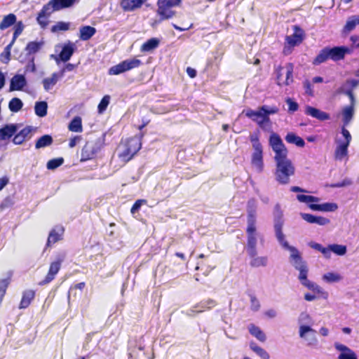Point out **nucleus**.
I'll return each mask as SVG.
<instances>
[{
	"label": "nucleus",
	"instance_id": "bb28decb",
	"mask_svg": "<svg viewBox=\"0 0 359 359\" xmlns=\"http://www.w3.org/2000/svg\"><path fill=\"white\" fill-rule=\"evenodd\" d=\"M294 28L295 32L293 34L286 37L287 43L292 46L299 44L303 40L302 30L297 26H295Z\"/></svg>",
	"mask_w": 359,
	"mask_h": 359
},
{
	"label": "nucleus",
	"instance_id": "b1692460",
	"mask_svg": "<svg viewBox=\"0 0 359 359\" xmlns=\"http://www.w3.org/2000/svg\"><path fill=\"white\" fill-rule=\"evenodd\" d=\"M62 78V72H54L50 77L45 78L42 80V84L46 91L48 92L57 81Z\"/></svg>",
	"mask_w": 359,
	"mask_h": 359
},
{
	"label": "nucleus",
	"instance_id": "f704fd0d",
	"mask_svg": "<svg viewBox=\"0 0 359 359\" xmlns=\"http://www.w3.org/2000/svg\"><path fill=\"white\" fill-rule=\"evenodd\" d=\"M251 258L250 265L252 267H260V266H266L268 264V257L266 256H260L257 257L250 256Z\"/></svg>",
	"mask_w": 359,
	"mask_h": 359
},
{
	"label": "nucleus",
	"instance_id": "f03ea898",
	"mask_svg": "<svg viewBox=\"0 0 359 359\" xmlns=\"http://www.w3.org/2000/svg\"><path fill=\"white\" fill-rule=\"evenodd\" d=\"M269 144L275 154L276 180L280 184H287L290 182V177L294 175L295 172L292 162L287 158V149L280 135L274 132H272L269 136Z\"/></svg>",
	"mask_w": 359,
	"mask_h": 359
},
{
	"label": "nucleus",
	"instance_id": "49530a36",
	"mask_svg": "<svg viewBox=\"0 0 359 359\" xmlns=\"http://www.w3.org/2000/svg\"><path fill=\"white\" fill-rule=\"evenodd\" d=\"M323 279L327 283H332L341 280L342 276L338 273L328 272L323 276Z\"/></svg>",
	"mask_w": 359,
	"mask_h": 359
},
{
	"label": "nucleus",
	"instance_id": "37998d69",
	"mask_svg": "<svg viewBox=\"0 0 359 359\" xmlns=\"http://www.w3.org/2000/svg\"><path fill=\"white\" fill-rule=\"evenodd\" d=\"M159 44L158 39L156 38H152L147 40L145 43H144L141 47V50L144 52H149L156 48Z\"/></svg>",
	"mask_w": 359,
	"mask_h": 359
},
{
	"label": "nucleus",
	"instance_id": "774afa93",
	"mask_svg": "<svg viewBox=\"0 0 359 359\" xmlns=\"http://www.w3.org/2000/svg\"><path fill=\"white\" fill-rule=\"evenodd\" d=\"M359 84V80L356 79H348L346 80V85H349L351 90H353Z\"/></svg>",
	"mask_w": 359,
	"mask_h": 359
},
{
	"label": "nucleus",
	"instance_id": "338daca9",
	"mask_svg": "<svg viewBox=\"0 0 359 359\" xmlns=\"http://www.w3.org/2000/svg\"><path fill=\"white\" fill-rule=\"evenodd\" d=\"M144 201H143V200H137V201H136L135 202V203L133 204V205L132 206V208H131V210H130L131 213L134 214V213L137 212L140 210V207L142 205V203Z\"/></svg>",
	"mask_w": 359,
	"mask_h": 359
},
{
	"label": "nucleus",
	"instance_id": "e2e57ef3",
	"mask_svg": "<svg viewBox=\"0 0 359 359\" xmlns=\"http://www.w3.org/2000/svg\"><path fill=\"white\" fill-rule=\"evenodd\" d=\"M250 140L252 142L253 149L262 148V144L260 143L259 137L257 134L250 135Z\"/></svg>",
	"mask_w": 359,
	"mask_h": 359
},
{
	"label": "nucleus",
	"instance_id": "2f4dec72",
	"mask_svg": "<svg viewBox=\"0 0 359 359\" xmlns=\"http://www.w3.org/2000/svg\"><path fill=\"white\" fill-rule=\"evenodd\" d=\"M35 296V292L32 290H28L23 292L22 297L20 304V309H26L31 304V302Z\"/></svg>",
	"mask_w": 359,
	"mask_h": 359
},
{
	"label": "nucleus",
	"instance_id": "ddd939ff",
	"mask_svg": "<svg viewBox=\"0 0 359 359\" xmlns=\"http://www.w3.org/2000/svg\"><path fill=\"white\" fill-rule=\"evenodd\" d=\"M334 346V348L339 352L337 359H358L355 351L347 346L336 342Z\"/></svg>",
	"mask_w": 359,
	"mask_h": 359
},
{
	"label": "nucleus",
	"instance_id": "6ab92c4d",
	"mask_svg": "<svg viewBox=\"0 0 359 359\" xmlns=\"http://www.w3.org/2000/svg\"><path fill=\"white\" fill-rule=\"evenodd\" d=\"M27 86V80L22 74H15L10 81V91L22 90Z\"/></svg>",
	"mask_w": 359,
	"mask_h": 359
},
{
	"label": "nucleus",
	"instance_id": "3c124183",
	"mask_svg": "<svg viewBox=\"0 0 359 359\" xmlns=\"http://www.w3.org/2000/svg\"><path fill=\"white\" fill-rule=\"evenodd\" d=\"M14 26V32L13 36V39L11 41L12 43H14L16 39L22 34L25 25L22 21L16 22Z\"/></svg>",
	"mask_w": 359,
	"mask_h": 359
},
{
	"label": "nucleus",
	"instance_id": "e433bc0d",
	"mask_svg": "<svg viewBox=\"0 0 359 359\" xmlns=\"http://www.w3.org/2000/svg\"><path fill=\"white\" fill-rule=\"evenodd\" d=\"M328 59H330L328 47H325L319 52V53L313 60V64L315 65H318L325 62Z\"/></svg>",
	"mask_w": 359,
	"mask_h": 359
},
{
	"label": "nucleus",
	"instance_id": "c756f323",
	"mask_svg": "<svg viewBox=\"0 0 359 359\" xmlns=\"http://www.w3.org/2000/svg\"><path fill=\"white\" fill-rule=\"evenodd\" d=\"M96 33V29L90 25L82 26L79 29V39L81 41H88Z\"/></svg>",
	"mask_w": 359,
	"mask_h": 359
},
{
	"label": "nucleus",
	"instance_id": "7ed1b4c3",
	"mask_svg": "<svg viewBox=\"0 0 359 359\" xmlns=\"http://www.w3.org/2000/svg\"><path fill=\"white\" fill-rule=\"evenodd\" d=\"M297 199L300 203H306L313 211L334 212L338 208V205L335 203H315L319 202L320 199L313 196L297 194Z\"/></svg>",
	"mask_w": 359,
	"mask_h": 359
},
{
	"label": "nucleus",
	"instance_id": "0eeeda50",
	"mask_svg": "<svg viewBox=\"0 0 359 359\" xmlns=\"http://www.w3.org/2000/svg\"><path fill=\"white\" fill-rule=\"evenodd\" d=\"M142 64V61L137 58H130L125 60L118 65L109 68L108 74L109 75H118L126 72L139 67Z\"/></svg>",
	"mask_w": 359,
	"mask_h": 359
},
{
	"label": "nucleus",
	"instance_id": "cd10ccee",
	"mask_svg": "<svg viewBox=\"0 0 359 359\" xmlns=\"http://www.w3.org/2000/svg\"><path fill=\"white\" fill-rule=\"evenodd\" d=\"M327 250H328V255L326 256V258L329 259L331 257L332 252L338 256L344 255L347 252V248L344 245L330 244L327 247Z\"/></svg>",
	"mask_w": 359,
	"mask_h": 359
},
{
	"label": "nucleus",
	"instance_id": "69168bd1",
	"mask_svg": "<svg viewBox=\"0 0 359 359\" xmlns=\"http://www.w3.org/2000/svg\"><path fill=\"white\" fill-rule=\"evenodd\" d=\"M262 107L265 108L264 113L267 117H269L271 114H275L278 112V108L277 107H269L267 105H263Z\"/></svg>",
	"mask_w": 359,
	"mask_h": 359
},
{
	"label": "nucleus",
	"instance_id": "aec40b11",
	"mask_svg": "<svg viewBox=\"0 0 359 359\" xmlns=\"http://www.w3.org/2000/svg\"><path fill=\"white\" fill-rule=\"evenodd\" d=\"M257 208L256 201L250 199L247 204V224L257 223Z\"/></svg>",
	"mask_w": 359,
	"mask_h": 359
},
{
	"label": "nucleus",
	"instance_id": "de8ad7c7",
	"mask_svg": "<svg viewBox=\"0 0 359 359\" xmlns=\"http://www.w3.org/2000/svg\"><path fill=\"white\" fill-rule=\"evenodd\" d=\"M23 106V103L20 98H12L8 103V108L12 112L19 111Z\"/></svg>",
	"mask_w": 359,
	"mask_h": 359
},
{
	"label": "nucleus",
	"instance_id": "39448f33",
	"mask_svg": "<svg viewBox=\"0 0 359 359\" xmlns=\"http://www.w3.org/2000/svg\"><path fill=\"white\" fill-rule=\"evenodd\" d=\"M181 0H158L157 13L160 16V20L172 18L175 15V11L172 8L179 6Z\"/></svg>",
	"mask_w": 359,
	"mask_h": 359
},
{
	"label": "nucleus",
	"instance_id": "79ce46f5",
	"mask_svg": "<svg viewBox=\"0 0 359 359\" xmlns=\"http://www.w3.org/2000/svg\"><path fill=\"white\" fill-rule=\"evenodd\" d=\"M53 138L50 135H44L39 137L35 144L36 149H41L50 146L53 143Z\"/></svg>",
	"mask_w": 359,
	"mask_h": 359
},
{
	"label": "nucleus",
	"instance_id": "f3484780",
	"mask_svg": "<svg viewBox=\"0 0 359 359\" xmlns=\"http://www.w3.org/2000/svg\"><path fill=\"white\" fill-rule=\"evenodd\" d=\"M305 114L321 121L330 119V115L328 113L309 105L306 106Z\"/></svg>",
	"mask_w": 359,
	"mask_h": 359
},
{
	"label": "nucleus",
	"instance_id": "5fc2aeb1",
	"mask_svg": "<svg viewBox=\"0 0 359 359\" xmlns=\"http://www.w3.org/2000/svg\"><path fill=\"white\" fill-rule=\"evenodd\" d=\"M10 283V278H4L0 280V303L6 294V289Z\"/></svg>",
	"mask_w": 359,
	"mask_h": 359
},
{
	"label": "nucleus",
	"instance_id": "ea45409f",
	"mask_svg": "<svg viewBox=\"0 0 359 359\" xmlns=\"http://www.w3.org/2000/svg\"><path fill=\"white\" fill-rule=\"evenodd\" d=\"M48 104L45 101L36 102L34 106L35 114L39 117H44L47 114Z\"/></svg>",
	"mask_w": 359,
	"mask_h": 359
},
{
	"label": "nucleus",
	"instance_id": "c85d7f7f",
	"mask_svg": "<svg viewBox=\"0 0 359 359\" xmlns=\"http://www.w3.org/2000/svg\"><path fill=\"white\" fill-rule=\"evenodd\" d=\"M354 116V107L345 106L341 110L343 126L346 128L352 121Z\"/></svg>",
	"mask_w": 359,
	"mask_h": 359
},
{
	"label": "nucleus",
	"instance_id": "423d86ee",
	"mask_svg": "<svg viewBox=\"0 0 359 359\" xmlns=\"http://www.w3.org/2000/svg\"><path fill=\"white\" fill-rule=\"evenodd\" d=\"M257 223L247 224V245L246 250L249 256L257 255V243L259 238V233L257 231Z\"/></svg>",
	"mask_w": 359,
	"mask_h": 359
},
{
	"label": "nucleus",
	"instance_id": "4468645a",
	"mask_svg": "<svg viewBox=\"0 0 359 359\" xmlns=\"http://www.w3.org/2000/svg\"><path fill=\"white\" fill-rule=\"evenodd\" d=\"M65 229L62 226H56L49 232L46 248L52 246L55 243L61 241L64 234Z\"/></svg>",
	"mask_w": 359,
	"mask_h": 359
},
{
	"label": "nucleus",
	"instance_id": "09e8293b",
	"mask_svg": "<svg viewBox=\"0 0 359 359\" xmlns=\"http://www.w3.org/2000/svg\"><path fill=\"white\" fill-rule=\"evenodd\" d=\"M348 148L346 144L337 146L334 151V156L337 160H342L348 154Z\"/></svg>",
	"mask_w": 359,
	"mask_h": 359
},
{
	"label": "nucleus",
	"instance_id": "680f3d73",
	"mask_svg": "<svg viewBox=\"0 0 359 359\" xmlns=\"http://www.w3.org/2000/svg\"><path fill=\"white\" fill-rule=\"evenodd\" d=\"M250 309L253 311H257L260 309L259 300L255 295H250Z\"/></svg>",
	"mask_w": 359,
	"mask_h": 359
},
{
	"label": "nucleus",
	"instance_id": "bf43d9fd",
	"mask_svg": "<svg viewBox=\"0 0 359 359\" xmlns=\"http://www.w3.org/2000/svg\"><path fill=\"white\" fill-rule=\"evenodd\" d=\"M28 62L25 66V72H36V66L34 63L35 57L34 56H32L30 57H27Z\"/></svg>",
	"mask_w": 359,
	"mask_h": 359
},
{
	"label": "nucleus",
	"instance_id": "13d9d810",
	"mask_svg": "<svg viewBox=\"0 0 359 359\" xmlns=\"http://www.w3.org/2000/svg\"><path fill=\"white\" fill-rule=\"evenodd\" d=\"M309 246L311 248L320 252L325 258H326V256H327V255H328V250H327V247H323L320 243H315V242H311L309 243Z\"/></svg>",
	"mask_w": 359,
	"mask_h": 359
},
{
	"label": "nucleus",
	"instance_id": "412c9836",
	"mask_svg": "<svg viewBox=\"0 0 359 359\" xmlns=\"http://www.w3.org/2000/svg\"><path fill=\"white\" fill-rule=\"evenodd\" d=\"M300 215L304 220L309 224H316L320 226H325L328 224L330 222V219L326 217L316 216L309 213H301Z\"/></svg>",
	"mask_w": 359,
	"mask_h": 359
},
{
	"label": "nucleus",
	"instance_id": "4c0bfd02",
	"mask_svg": "<svg viewBox=\"0 0 359 359\" xmlns=\"http://www.w3.org/2000/svg\"><path fill=\"white\" fill-rule=\"evenodd\" d=\"M16 22V16L13 13H10L4 17L0 22V29L4 30Z\"/></svg>",
	"mask_w": 359,
	"mask_h": 359
},
{
	"label": "nucleus",
	"instance_id": "a18cd8bd",
	"mask_svg": "<svg viewBox=\"0 0 359 359\" xmlns=\"http://www.w3.org/2000/svg\"><path fill=\"white\" fill-rule=\"evenodd\" d=\"M250 348L262 359H269V354L262 347L255 342H250Z\"/></svg>",
	"mask_w": 359,
	"mask_h": 359
},
{
	"label": "nucleus",
	"instance_id": "a211bd4d",
	"mask_svg": "<svg viewBox=\"0 0 359 359\" xmlns=\"http://www.w3.org/2000/svg\"><path fill=\"white\" fill-rule=\"evenodd\" d=\"M79 0H50L48 4L55 12L72 7Z\"/></svg>",
	"mask_w": 359,
	"mask_h": 359
},
{
	"label": "nucleus",
	"instance_id": "5701e85b",
	"mask_svg": "<svg viewBox=\"0 0 359 359\" xmlns=\"http://www.w3.org/2000/svg\"><path fill=\"white\" fill-rule=\"evenodd\" d=\"M97 152V147L92 143H86L81 151V161L93 158Z\"/></svg>",
	"mask_w": 359,
	"mask_h": 359
},
{
	"label": "nucleus",
	"instance_id": "8fccbe9b",
	"mask_svg": "<svg viewBox=\"0 0 359 359\" xmlns=\"http://www.w3.org/2000/svg\"><path fill=\"white\" fill-rule=\"evenodd\" d=\"M13 45V43L11 42L5 47L4 51L0 55L1 61L4 64H7L11 59V49Z\"/></svg>",
	"mask_w": 359,
	"mask_h": 359
},
{
	"label": "nucleus",
	"instance_id": "393cba45",
	"mask_svg": "<svg viewBox=\"0 0 359 359\" xmlns=\"http://www.w3.org/2000/svg\"><path fill=\"white\" fill-rule=\"evenodd\" d=\"M144 0H121L120 5L124 11H133L140 8Z\"/></svg>",
	"mask_w": 359,
	"mask_h": 359
},
{
	"label": "nucleus",
	"instance_id": "a878e982",
	"mask_svg": "<svg viewBox=\"0 0 359 359\" xmlns=\"http://www.w3.org/2000/svg\"><path fill=\"white\" fill-rule=\"evenodd\" d=\"M43 46L44 41L43 40L29 42L25 47L27 57L34 56V55L38 53Z\"/></svg>",
	"mask_w": 359,
	"mask_h": 359
},
{
	"label": "nucleus",
	"instance_id": "f257e3e1",
	"mask_svg": "<svg viewBox=\"0 0 359 359\" xmlns=\"http://www.w3.org/2000/svg\"><path fill=\"white\" fill-rule=\"evenodd\" d=\"M283 222L280 217L274 220V231L276 238L285 250L290 252V262L294 269L299 271L298 278L302 285L313 291L319 292L320 287L307 278L309 269L305 261L303 260L299 251L293 246L289 245L283 232Z\"/></svg>",
	"mask_w": 359,
	"mask_h": 359
},
{
	"label": "nucleus",
	"instance_id": "4d7b16f0",
	"mask_svg": "<svg viewBox=\"0 0 359 359\" xmlns=\"http://www.w3.org/2000/svg\"><path fill=\"white\" fill-rule=\"evenodd\" d=\"M358 25L352 18V16L349 17L346 22V25L344 27L343 31L345 33H348L351 32L355 29V27Z\"/></svg>",
	"mask_w": 359,
	"mask_h": 359
},
{
	"label": "nucleus",
	"instance_id": "6e6d98bb",
	"mask_svg": "<svg viewBox=\"0 0 359 359\" xmlns=\"http://www.w3.org/2000/svg\"><path fill=\"white\" fill-rule=\"evenodd\" d=\"M109 100L110 97L109 95H104L102 97L97 107L98 112L100 114L103 113L106 110L107 106L109 104Z\"/></svg>",
	"mask_w": 359,
	"mask_h": 359
},
{
	"label": "nucleus",
	"instance_id": "603ef678",
	"mask_svg": "<svg viewBox=\"0 0 359 359\" xmlns=\"http://www.w3.org/2000/svg\"><path fill=\"white\" fill-rule=\"evenodd\" d=\"M136 153H133L132 150L126 146L125 149L119 154V158L124 162L129 161L135 154Z\"/></svg>",
	"mask_w": 359,
	"mask_h": 359
},
{
	"label": "nucleus",
	"instance_id": "2eb2a0df",
	"mask_svg": "<svg viewBox=\"0 0 359 359\" xmlns=\"http://www.w3.org/2000/svg\"><path fill=\"white\" fill-rule=\"evenodd\" d=\"M330 60L333 61H339L343 60L345 55L350 53V49L346 46H334L333 48L328 47Z\"/></svg>",
	"mask_w": 359,
	"mask_h": 359
},
{
	"label": "nucleus",
	"instance_id": "473e14b6",
	"mask_svg": "<svg viewBox=\"0 0 359 359\" xmlns=\"http://www.w3.org/2000/svg\"><path fill=\"white\" fill-rule=\"evenodd\" d=\"M285 140L287 142L295 144L299 147H303L305 145V142L303 138L297 136L294 133H288L285 136Z\"/></svg>",
	"mask_w": 359,
	"mask_h": 359
},
{
	"label": "nucleus",
	"instance_id": "a19ab883",
	"mask_svg": "<svg viewBox=\"0 0 359 359\" xmlns=\"http://www.w3.org/2000/svg\"><path fill=\"white\" fill-rule=\"evenodd\" d=\"M68 128L72 132H82V121L80 116H75L69 123Z\"/></svg>",
	"mask_w": 359,
	"mask_h": 359
},
{
	"label": "nucleus",
	"instance_id": "864d4df0",
	"mask_svg": "<svg viewBox=\"0 0 359 359\" xmlns=\"http://www.w3.org/2000/svg\"><path fill=\"white\" fill-rule=\"evenodd\" d=\"M64 163L62 158H53L48 161L46 167L48 170H55Z\"/></svg>",
	"mask_w": 359,
	"mask_h": 359
},
{
	"label": "nucleus",
	"instance_id": "20e7f679",
	"mask_svg": "<svg viewBox=\"0 0 359 359\" xmlns=\"http://www.w3.org/2000/svg\"><path fill=\"white\" fill-rule=\"evenodd\" d=\"M294 65L288 62L276 68V81L279 86H289L293 82Z\"/></svg>",
	"mask_w": 359,
	"mask_h": 359
},
{
	"label": "nucleus",
	"instance_id": "58836bf2",
	"mask_svg": "<svg viewBox=\"0 0 359 359\" xmlns=\"http://www.w3.org/2000/svg\"><path fill=\"white\" fill-rule=\"evenodd\" d=\"M217 305L216 301L212 299L201 301L195 305V308H198V312L202 313L205 309H210Z\"/></svg>",
	"mask_w": 359,
	"mask_h": 359
},
{
	"label": "nucleus",
	"instance_id": "0e129e2a",
	"mask_svg": "<svg viewBox=\"0 0 359 359\" xmlns=\"http://www.w3.org/2000/svg\"><path fill=\"white\" fill-rule=\"evenodd\" d=\"M310 320H311L310 316L308 313L303 312L299 315V317L298 319V323H299V325H304V323H309Z\"/></svg>",
	"mask_w": 359,
	"mask_h": 359
},
{
	"label": "nucleus",
	"instance_id": "1a4fd4ad",
	"mask_svg": "<svg viewBox=\"0 0 359 359\" xmlns=\"http://www.w3.org/2000/svg\"><path fill=\"white\" fill-rule=\"evenodd\" d=\"M265 108L260 107L257 110L247 109L243 111V114L250 118L252 121L257 123V124L262 129H265V124L270 123V118L266 116L264 113Z\"/></svg>",
	"mask_w": 359,
	"mask_h": 359
},
{
	"label": "nucleus",
	"instance_id": "72a5a7b5",
	"mask_svg": "<svg viewBox=\"0 0 359 359\" xmlns=\"http://www.w3.org/2000/svg\"><path fill=\"white\" fill-rule=\"evenodd\" d=\"M249 332L256 337L259 341L264 342L266 341V337L264 332L257 326L254 324H250L248 327Z\"/></svg>",
	"mask_w": 359,
	"mask_h": 359
},
{
	"label": "nucleus",
	"instance_id": "dca6fc26",
	"mask_svg": "<svg viewBox=\"0 0 359 359\" xmlns=\"http://www.w3.org/2000/svg\"><path fill=\"white\" fill-rule=\"evenodd\" d=\"M253 150L251 160L252 165L258 172H261L264 169L263 149L259 148Z\"/></svg>",
	"mask_w": 359,
	"mask_h": 359
},
{
	"label": "nucleus",
	"instance_id": "9b49d317",
	"mask_svg": "<svg viewBox=\"0 0 359 359\" xmlns=\"http://www.w3.org/2000/svg\"><path fill=\"white\" fill-rule=\"evenodd\" d=\"M64 255H58L56 258V260L50 263L48 272L45 279L41 282V284L49 283L55 278L56 274L58 273L61 268V265L64 261Z\"/></svg>",
	"mask_w": 359,
	"mask_h": 359
},
{
	"label": "nucleus",
	"instance_id": "4be33fe9",
	"mask_svg": "<svg viewBox=\"0 0 359 359\" xmlns=\"http://www.w3.org/2000/svg\"><path fill=\"white\" fill-rule=\"evenodd\" d=\"M34 128L32 126H26L23 129H22L20 132L16 133L14 135L13 138V142L19 145L22 144V142L28 137H31V133L33 131Z\"/></svg>",
	"mask_w": 359,
	"mask_h": 359
},
{
	"label": "nucleus",
	"instance_id": "f8f14e48",
	"mask_svg": "<svg viewBox=\"0 0 359 359\" xmlns=\"http://www.w3.org/2000/svg\"><path fill=\"white\" fill-rule=\"evenodd\" d=\"M54 12L48 3L43 6L36 17V22L41 29H44L47 27L49 24V18Z\"/></svg>",
	"mask_w": 359,
	"mask_h": 359
},
{
	"label": "nucleus",
	"instance_id": "9d476101",
	"mask_svg": "<svg viewBox=\"0 0 359 359\" xmlns=\"http://www.w3.org/2000/svg\"><path fill=\"white\" fill-rule=\"evenodd\" d=\"M62 48L60 53L57 55H51L57 63L59 60L63 62L69 61L76 48V45L70 41H68L64 44H57L55 48Z\"/></svg>",
	"mask_w": 359,
	"mask_h": 359
},
{
	"label": "nucleus",
	"instance_id": "052dcab7",
	"mask_svg": "<svg viewBox=\"0 0 359 359\" xmlns=\"http://www.w3.org/2000/svg\"><path fill=\"white\" fill-rule=\"evenodd\" d=\"M285 102L288 105V111L290 112L293 113L298 110L299 105L297 102H294L290 97L287 98Z\"/></svg>",
	"mask_w": 359,
	"mask_h": 359
},
{
	"label": "nucleus",
	"instance_id": "6e6552de",
	"mask_svg": "<svg viewBox=\"0 0 359 359\" xmlns=\"http://www.w3.org/2000/svg\"><path fill=\"white\" fill-rule=\"evenodd\" d=\"M299 335L302 339L306 346L316 348L318 345V340L316 336V331L309 325H300L299 327Z\"/></svg>",
	"mask_w": 359,
	"mask_h": 359
},
{
	"label": "nucleus",
	"instance_id": "7c9ffc66",
	"mask_svg": "<svg viewBox=\"0 0 359 359\" xmlns=\"http://www.w3.org/2000/svg\"><path fill=\"white\" fill-rule=\"evenodd\" d=\"M142 137L143 133H141L140 135L130 138L127 141L126 146L130 148L133 153H137L142 147L141 139Z\"/></svg>",
	"mask_w": 359,
	"mask_h": 359
},
{
	"label": "nucleus",
	"instance_id": "c9c22d12",
	"mask_svg": "<svg viewBox=\"0 0 359 359\" xmlns=\"http://www.w3.org/2000/svg\"><path fill=\"white\" fill-rule=\"evenodd\" d=\"M341 133L342 136L344 137V140L337 139L335 140L337 146H341V145L346 144V147H349V144H350L351 139H352L351 133L344 127H341Z\"/></svg>",
	"mask_w": 359,
	"mask_h": 359
},
{
	"label": "nucleus",
	"instance_id": "c03bdc74",
	"mask_svg": "<svg viewBox=\"0 0 359 359\" xmlns=\"http://www.w3.org/2000/svg\"><path fill=\"white\" fill-rule=\"evenodd\" d=\"M71 23L69 22L60 21L56 22L51 27L50 31L53 33H57L59 32H65L70 29Z\"/></svg>",
	"mask_w": 359,
	"mask_h": 359
}]
</instances>
